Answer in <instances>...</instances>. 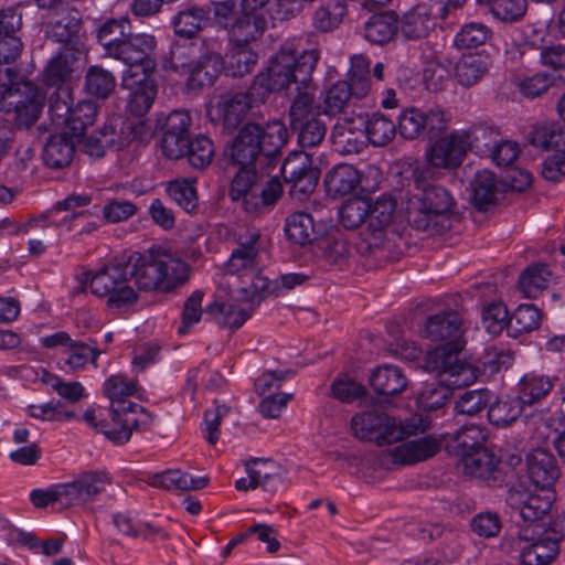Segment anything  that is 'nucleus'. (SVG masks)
Masks as SVG:
<instances>
[{"instance_id":"obj_3","label":"nucleus","mask_w":565,"mask_h":565,"mask_svg":"<svg viewBox=\"0 0 565 565\" xmlns=\"http://www.w3.org/2000/svg\"><path fill=\"white\" fill-rule=\"evenodd\" d=\"M319 60V51L311 49L297 54L291 47H281L270 60L266 74L255 77L250 93L259 102H265L270 93L288 89L296 85V90L303 93L312 81V73Z\"/></svg>"},{"instance_id":"obj_50","label":"nucleus","mask_w":565,"mask_h":565,"mask_svg":"<svg viewBox=\"0 0 565 565\" xmlns=\"http://www.w3.org/2000/svg\"><path fill=\"white\" fill-rule=\"evenodd\" d=\"M527 141L535 148L556 150L565 146V134L554 122L541 124L532 128Z\"/></svg>"},{"instance_id":"obj_16","label":"nucleus","mask_w":565,"mask_h":565,"mask_svg":"<svg viewBox=\"0 0 565 565\" xmlns=\"http://www.w3.org/2000/svg\"><path fill=\"white\" fill-rule=\"evenodd\" d=\"M191 124V116L185 110H174L167 117L161 149L168 159H181L189 151Z\"/></svg>"},{"instance_id":"obj_7","label":"nucleus","mask_w":565,"mask_h":565,"mask_svg":"<svg viewBox=\"0 0 565 565\" xmlns=\"http://www.w3.org/2000/svg\"><path fill=\"white\" fill-rule=\"evenodd\" d=\"M83 276L84 282H90L94 295L108 297L109 308H121L137 299V294L128 286L124 257L107 264L93 276L90 273H85Z\"/></svg>"},{"instance_id":"obj_57","label":"nucleus","mask_w":565,"mask_h":565,"mask_svg":"<svg viewBox=\"0 0 565 565\" xmlns=\"http://www.w3.org/2000/svg\"><path fill=\"white\" fill-rule=\"evenodd\" d=\"M370 213V201L364 198H354L345 201L339 211L341 224L348 230L360 227Z\"/></svg>"},{"instance_id":"obj_31","label":"nucleus","mask_w":565,"mask_h":565,"mask_svg":"<svg viewBox=\"0 0 565 565\" xmlns=\"http://www.w3.org/2000/svg\"><path fill=\"white\" fill-rule=\"evenodd\" d=\"M282 194V185L276 178H269L266 173L258 184L254 186L253 194L245 200V211L247 213H262L267 207L273 206Z\"/></svg>"},{"instance_id":"obj_6","label":"nucleus","mask_w":565,"mask_h":565,"mask_svg":"<svg viewBox=\"0 0 565 565\" xmlns=\"http://www.w3.org/2000/svg\"><path fill=\"white\" fill-rule=\"evenodd\" d=\"M49 113L56 126H63L66 134L81 139L94 125L98 106L92 100H82L74 106L73 90L65 86L51 95Z\"/></svg>"},{"instance_id":"obj_8","label":"nucleus","mask_w":565,"mask_h":565,"mask_svg":"<svg viewBox=\"0 0 565 565\" xmlns=\"http://www.w3.org/2000/svg\"><path fill=\"white\" fill-rule=\"evenodd\" d=\"M156 47L157 40L151 34H127L116 45H113L105 55L127 65L128 71L125 75L139 76L154 72L157 65Z\"/></svg>"},{"instance_id":"obj_23","label":"nucleus","mask_w":565,"mask_h":565,"mask_svg":"<svg viewBox=\"0 0 565 565\" xmlns=\"http://www.w3.org/2000/svg\"><path fill=\"white\" fill-rule=\"evenodd\" d=\"M554 499L553 491H546L544 495H540L510 490L507 501L511 508L519 511L524 522L534 523L550 513Z\"/></svg>"},{"instance_id":"obj_13","label":"nucleus","mask_w":565,"mask_h":565,"mask_svg":"<svg viewBox=\"0 0 565 565\" xmlns=\"http://www.w3.org/2000/svg\"><path fill=\"white\" fill-rule=\"evenodd\" d=\"M9 106L13 107V124L18 128H30L39 119L44 106V95L30 81L15 83L9 94Z\"/></svg>"},{"instance_id":"obj_22","label":"nucleus","mask_w":565,"mask_h":565,"mask_svg":"<svg viewBox=\"0 0 565 565\" xmlns=\"http://www.w3.org/2000/svg\"><path fill=\"white\" fill-rule=\"evenodd\" d=\"M151 74H143L139 76L124 75L122 85L131 90L127 110L130 118H141L151 108L156 95L157 86L150 78Z\"/></svg>"},{"instance_id":"obj_53","label":"nucleus","mask_w":565,"mask_h":565,"mask_svg":"<svg viewBox=\"0 0 565 565\" xmlns=\"http://www.w3.org/2000/svg\"><path fill=\"white\" fill-rule=\"evenodd\" d=\"M350 64L348 83L352 87L354 96L364 97L371 88L370 60L363 54H356L351 57Z\"/></svg>"},{"instance_id":"obj_5","label":"nucleus","mask_w":565,"mask_h":565,"mask_svg":"<svg viewBox=\"0 0 565 565\" xmlns=\"http://www.w3.org/2000/svg\"><path fill=\"white\" fill-rule=\"evenodd\" d=\"M109 479L105 475L88 472L68 483L56 484L50 489H35L30 493L32 504L44 509L52 503L64 507L85 505L106 490Z\"/></svg>"},{"instance_id":"obj_58","label":"nucleus","mask_w":565,"mask_h":565,"mask_svg":"<svg viewBox=\"0 0 565 565\" xmlns=\"http://www.w3.org/2000/svg\"><path fill=\"white\" fill-rule=\"evenodd\" d=\"M321 257L329 265L343 267L350 257V246L341 236H329L318 244Z\"/></svg>"},{"instance_id":"obj_28","label":"nucleus","mask_w":565,"mask_h":565,"mask_svg":"<svg viewBox=\"0 0 565 565\" xmlns=\"http://www.w3.org/2000/svg\"><path fill=\"white\" fill-rule=\"evenodd\" d=\"M266 26V14L242 10L237 20L227 30L230 41L235 45H249L263 35Z\"/></svg>"},{"instance_id":"obj_44","label":"nucleus","mask_w":565,"mask_h":565,"mask_svg":"<svg viewBox=\"0 0 565 565\" xmlns=\"http://www.w3.org/2000/svg\"><path fill=\"white\" fill-rule=\"evenodd\" d=\"M364 122L365 138L375 147L388 145L396 135L395 124L381 113L372 114Z\"/></svg>"},{"instance_id":"obj_38","label":"nucleus","mask_w":565,"mask_h":565,"mask_svg":"<svg viewBox=\"0 0 565 565\" xmlns=\"http://www.w3.org/2000/svg\"><path fill=\"white\" fill-rule=\"evenodd\" d=\"M371 386L380 395L394 396L405 391L407 380L401 369L392 365L377 367L371 379Z\"/></svg>"},{"instance_id":"obj_55","label":"nucleus","mask_w":565,"mask_h":565,"mask_svg":"<svg viewBox=\"0 0 565 565\" xmlns=\"http://www.w3.org/2000/svg\"><path fill=\"white\" fill-rule=\"evenodd\" d=\"M169 196L188 213L199 206V196L192 179H177L168 183Z\"/></svg>"},{"instance_id":"obj_25","label":"nucleus","mask_w":565,"mask_h":565,"mask_svg":"<svg viewBox=\"0 0 565 565\" xmlns=\"http://www.w3.org/2000/svg\"><path fill=\"white\" fill-rule=\"evenodd\" d=\"M81 18L76 10L61 13L46 24L47 39L63 45L62 50L82 51V42L78 36Z\"/></svg>"},{"instance_id":"obj_51","label":"nucleus","mask_w":565,"mask_h":565,"mask_svg":"<svg viewBox=\"0 0 565 565\" xmlns=\"http://www.w3.org/2000/svg\"><path fill=\"white\" fill-rule=\"evenodd\" d=\"M472 202L479 210H486L497 198V181L492 172H478L472 182Z\"/></svg>"},{"instance_id":"obj_18","label":"nucleus","mask_w":565,"mask_h":565,"mask_svg":"<svg viewBox=\"0 0 565 565\" xmlns=\"http://www.w3.org/2000/svg\"><path fill=\"white\" fill-rule=\"evenodd\" d=\"M128 281L134 280L141 290H161L157 252L132 253L124 257Z\"/></svg>"},{"instance_id":"obj_37","label":"nucleus","mask_w":565,"mask_h":565,"mask_svg":"<svg viewBox=\"0 0 565 565\" xmlns=\"http://www.w3.org/2000/svg\"><path fill=\"white\" fill-rule=\"evenodd\" d=\"M81 51L61 50L46 65L44 82L50 86H67L65 82L73 73V64L78 58Z\"/></svg>"},{"instance_id":"obj_48","label":"nucleus","mask_w":565,"mask_h":565,"mask_svg":"<svg viewBox=\"0 0 565 565\" xmlns=\"http://www.w3.org/2000/svg\"><path fill=\"white\" fill-rule=\"evenodd\" d=\"M264 174V172L257 171L256 167H239L231 183L230 198L233 201H242V206L245 210V200L250 198L254 186L258 184Z\"/></svg>"},{"instance_id":"obj_32","label":"nucleus","mask_w":565,"mask_h":565,"mask_svg":"<svg viewBox=\"0 0 565 565\" xmlns=\"http://www.w3.org/2000/svg\"><path fill=\"white\" fill-rule=\"evenodd\" d=\"M499 465L497 456L486 447L475 448L473 451L465 452L460 459V467L465 475L489 479L493 476Z\"/></svg>"},{"instance_id":"obj_10","label":"nucleus","mask_w":565,"mask_h":565,"mask_svg":"<svg viewBox=\"0 0 565 565\" xmlns=\"http://www.w3.org/2000/svg\"><path fill=\"white\" fill-rule=\"evenodd\" d=\"M262 234L257 228H246L236 235V247L224 265V271L239 278L253 276L260 270Z\"/></svg>"},{"instance_id":"obj_11","label":"nucleus","mask_w":565,"mask_h":565,"mask_svg":"<svg viewBox=\"0 0 565 565\" xmlns=\"http://www.w3.org/2000/svg\"><path fill=\"white\" fill-rule=\"evenodd\" d=\"M99 135L109 148L121 150L132 145L148 142L152 137V131L145 119L117 115L104 124Z\"/></svg>"},{"instance_id":"obj_27","label":"nucleus","mask_w":565,"mask_h":565,"mask_svg":"<svg viewBox=\"0 0 565 565\" xmlns=\"http://www.w3.org/2000/svg\"><path fill=\"white\" fill-rule=\"evenodd\" d=\"M364 118L344 117L338 120L331 132V140L341 153H358L364 146Z\"/></svg>"},{"instance_id":"obj_46","label":"nucleus","mask_w":565,"mask_h":565,"mask_svg":"<svg viewBox=\"0 0 565 565\" xmlns=\"http://www.w3.org/2000/svg\"><path fill=\"white\" fill-rule=\"evenodd\" d=\"M209 19V10L192 7L180 11L173 19L174 32L182 38L192 39L203 29Z\"/></svg>"},{"instance_id":"obj_41","label":"nucleus","mask_w":565,"mask_h":565,"mask_svg":"<svg viewBox=\"0 0 565 565\" xmlns=\"http://www.w3.org/2000/svg\"><path fill=\"white\" fill-rule=\"evenodd\" d=\"M258 56L249 45H232L223 60L224 72L232 77H243L253 72Z\"/></svg>"},{"instance_id":"obj_59","label":"nucleus","mask_w":565,"mask_h":565,"mask_svg":"<svg viewBox=\"0 0 565 565\" xmlns=\"http://www.w3.org/2000/svg\"><path fill=\"white\" fill-rule=\"evenodd\" d=\"M491 29L480 22L465 24L455 36V45L458 49H475L487 43L491 38Z\"/></svg>"},{"instance_id":"obj_43","label":"nucleus","mask_w":565,"mask_h":565,"mask_svg":"<svg viewBox=\"0 0 565 565\" xmlns=\"http://www.w3.org/2000/svg\"><path fill=\"white\" fill-rule=\"evenodd\" d=\"M248 478L238 479L235 483L237 490L247 491L258 487L265 488L268 481L277 476L275 462L270 460L254 459L246 463Z\"/></svg>"},{"instance_id":"obj_61","label":"nucleus","mask_w":565,"mask_h":565,"mask_svg":"<svg viewBox=\"0 0 565 565\" xmlns=\"http://www.w3.org/2000/svg\"><path fill=\"white\" fill-rule=\"evenodd\" d=\"M554 77L546 72H539L532 76L516 77L514 84L519 93L526 98H536L552 87Z\"/></svg>"},{"instance_id":"obj_40","label":"nucleus","mask_w":565,"mask_h":565,"mask_svg":"<svg viewBox=\"0 0 565 565\" xmlns=\"http://www.w3.org/2000/svg\"><path fill=\"white\" fill-rule=\"evenodd\" d=\"M553 279V273L546 264H533L521 274L519 288L526 298H535Z\"/></svg>"},{"instance_id":"obj_9","label":"nucleus","mask_w":565,"mask_h":565,"mask_svg":"<svg viewBox=\"0 0 565 565\" xmlns=\"http://www.w3.org/2000/svg\"><path fill=\"white\" fill-rule=\"evenodd\" d=\"M315 98L308 90L299 93L289 109L290 128L302 148L319 146L327 134L326 124L315 110Z\"/></svg>"},{"instance_id":"obj_52","label":"nucleus","mask_w":565,"mask_h":565,"mask_svg":"<svg viewBox=\"0 0 565 565\" xmlns=\"http://www.w3.org/2000/svg\"><path fill=\"white\" fill-rule=\"evenodd\" d=\"M411 198H417L426 207L433 210L437 216L450 217L454 201L449 192L441 186L429 185Z\"/></svg>"},{"instance_id":"obj_14","label":"nucleus","mask_w":565,"mask_h":565,"mask_svg":"<svg viewBox=\"0 0 565 565\" xmlns=\"http://www.w3.org/2000/svg\"><path fill=\"white\" fill-rule=\"evenodd\" d=\"M281 174L285 181L291 185V193L298 194L302 199L315 191L320 171L312 166L310 156L300 151L292 152L285 159Z\"/></svg>"},{"instance_id":"obj_47","label":"nucleus","mask_w":565,"mask_h":565,"mask_svg":"<svg viewBox=\"0 0 565 565\" xmlns=\"http://www.w3.org/2000/svg\"><path fill=\"white\" fill-rule=\"evenodd\" d=\"M207 482V478H193L186 472L170 470L157 476L152 484L170 491H193L203 489Z\"/></svg>"},{"instance_id":"obj_29","label":"nucleus","mask_w":565,"mask_h":565,"mask_svg":"<svg viewBox=\"0 0 565 565\" xmlns=\"http://www.w3.org/2000/svg\"><path fill=\"white\" fill-rule=\"evenodd\" d=\"M161 291H171L189 279V265L170 250H158Z\"/></svg>"},{"instance_id":"obj_42","label":"nucleus","mask_w":565,"mask_h":565,"mask_svg":"<svg viewBox=\"0 0 565 565\" xmlns=\"http://www.w3.org/2000/svg\"><path fill=\"white\" fill-rule=\"evenodd\" d=\"M490 70V61L482 55L462 56L456 65L457 82L466 87L476 85Z\"/></svg>"},{"instance_id":"obj_30","label":"nucleus","mask_w":565,"mask_h":565,"mask_svg":"<svg viewBox=\"0 0 565 565\" xmlns=\"http://www.w3.org/2000/svg\"><path fill=\"white\" fill-rule=\"evenodd\" d=\"M79 140L66 134L65 128L61 134L51 136L43 150L45 164L53 169L67 167L74 158L76 141Z\"/></svg>"},{"instance_id":"obj_21","label":"nucleus","mask_w":565,"mask_h":565,"mask_svg":"<svg viewBox=\"0 0 565 565\" xmlns=\"http://www.w3.org/2000/svg\"><path fill=\"white\" fill-rule=\"evenodd\" d=\"M526 471L531 482L545 491H551L561 477L556 458L543 448L534 449L526 456Z\"/></svg>"},{"instance_id":"obj_60","label":"nucleus","mask_w":565,"mask_h":565,"mask_svg":"<svg viewBox=\"0 0 565 565\" xmlns=\"http://www.w3.org/2000/svg\"><path fill=\"white\" fill-rule=\"evenodd\" d=\"M352 96H354V92L347 81L337 82L326 92L324 114L334 116L342 113Z\"/></svg>"},{"instance_id":"obj_39","label":"nucleus","mask_w":565,"mask_h":565,"mask_svg":"<svg viewBox=\"0 0 565 565\" xmlns=\"http://www.w3.org/2000/svg\"><path fill=\"white\" fill-rule=\"evenodd\" d=\"M555 377L544 374L529 373L520 381L519 399L532 405L546 397L555 386Z\"/></svg>"},{"instance_id":"obj_4","label":"nucleus","mask_w":565,"mask_h":565,"mask_svg":"<svg viewBox=\"0 0 565 565\" xmlns=\"http://www.w3.org/2000/svg\"><path fill=\"white\" fill-rule=\"evenodd\" d=\"M287 140V128L279 120L269 121L265 126L248 122L233 140L230 156L237 167H256L259 160L277 156Z\"/></svg>"},{"instance_id":"obj_45","label":"nucleus","mask_w":565,"mask_h":565,"mask_svg":"<svg viewBox=\"0 0 565 565\" xmlns=\"http://www.w3.org/2000/svg\"><path fill=\"white\" fill-rule=\"evenodd\" d=\"M116 88L114 74L99 65L89 66L85 75L86 92L99 99L108 98Z\"/></svg>"},{"instance_id":"obj_49","label":"nucleus","mask_w":565,"mask_h":565,"mask_svg":"<svg viewBox=\"0 0 565 565\" xmlns=\"http://www.w3.org/2000/svg\"><path fill=\"white\" fill-rule=\"evenodd\" d=\"M542 313L534 305H520L510 317L509 333L516 338L537 330L541 326Z\"/></svg>"},{"instance_id":"obj_54","label":"nucleus","mask_w":565,"mask_h":565,"mask_svg":"<svg viewBox=\"0 0 565 565\" xmlns=\"http://www.w3.org/2000/svg\"><path fill=\"white\" fill-rule=\"evenodd\" d=\"M285 232L295 244L303 246L311 243L315 235L312 216L305 212L291 214L286 221Z\"/></svg>"},{"instance_id":"obj_33","label":"nucleus","mask_w":565,"mask_h":565,"mask_svg":"<svg viewBox=\"0 0 565 565\" xmlns=\"http://www.w3.org/2000/svg\"><path fill=\"white\" fill-rule=\"evenodd\" d=\"M361 182L359 171L351 164L332 168L324 178L327 193L332 198L344 196L353 192Z\"/></svg>"},{"instance_id":"obj_12","label":"nucleus","mask_w":565,"mask_h":565,"mask_svg":"<svg viewBox=\"0 0 565 565\" xmlns=\"http://www.w3.org/2000/svg\"><path fill=\"white\" fill-rule=\"evenodd\" d=\"M396 210V202L391 196L382 195L370 202L367 227L363 234V243L370 254L383 252L388 244L386 228L391 225Z\"/></svg>"},{"instance_id":"obj_2","label":"nucleus","mask_w":565,"mask_h":565,"mask_svg":"<svg viewBox=\"0 0 565 565\" xmlns=\"http://www.w3.org/2000/svg\"><path fill=\"white\" fill-rule=\"evenodd\" d=\"M137 391V384L121 374L111 375L104 384V392L111 399L108 411L110 422L103 417L102 409H87L84 418L88 425L99 430L113 443L122 445L129 441L132 431L148 429L152 416L142 406L126 401Z\"/></svg>"},{"instance_id":"obj_36","label":"nucleus","mask_w":565,"mask_h":565,"mask_svg":"<svg viewBox=\"0 0 565 565\" xmlns=\"http://www.w3.org/2000/svg\"><path fill=\"white\" fill-rule=\"evenodd\" d=\"M348 13L345 0H326L312 14V26L321 32L328 33L337 30Z\"/></svg>"},{"instance_id":"obj_17","label":"nucleus","mask_w":565,"mask_h":565,"mask_svg":"<svg viewBox=\"0 0 565 565\" xmlns=\"http://www.w3.org/2000/svg\"><path fill=\"white\" fill-rule=\"evenodd\" d=\"M467 138L461 131L439 138L428 151L429 163L448 170L460 167L469 151Z\"/></svg>"},{"instance_id":"obj_56","label":"nucleus","mask_w":565,"mask_h":565,"mask_svg":"<svg viewBox=\"0 0 565 565\" xmlns=\"http://www.w3.org/2000/svg\"><path fill=\"white\" fill-rule=\"evenodd\" d=\"M433 25L430 13L418 7L404 15L399 28L406 39L418 40L425 38Z\"/></svg>"},{"instance_id":"obj_62","label":"nucleus","mask_w":565,"mask_h":565,"mask_svg":"<svg viewBox=\"0 0 565 565\" xmlns=\"http://www.w3.org/2000/svg\"><path fill=\"white\" fill-rule=\"evenodd\" d=\"M521 405L518 399H498L490 405L488 418L490 423L498 427L508 426L521 415Z\"/></svg>"},{"instance_id":"obj_34","label":"nucleus","mask_w":565,"mask_h":565,"mask_svg":"<svg viewBox=\"0 0 565 565\" xmlns=\"http://www.w3.org/2000/svg\"><path fill=\"white\" fill-rule=\"evenodd\" d=\"M398 29L395 12L374 14L364 24V38L373 44L384 45L394 39Z\"/></svg>"},{"instance_id":"obj_26","label":"nucleus","mask_w":565,"mask_h":565,"mask_svg":"<svg viewBox=\"0 0 565 565\" xmlns=\"http://www.w3.org/2000/svg\"><path fill=\"white\" fill-rule=\"evenodd\" d=\"M392 419L384 413L370 411L356 414L351 419V429L362 440H375L379 445L390 444L388 435Z\"/></svg>"},{"instance_id":"obj_15","label":"nucleus","mask_w":565,"mask_h":565,"mask_svg":"<svg viewBox=\"0 0 565 565\" xmlns=\"http://www.w3.org/2000/svg\"><path fill=\"white\" fill-rule=\"evenodd\" d=\"M253 99L258 100L250 92L221 94L211 106L209 115L213 121L221 124L224 130L233 132L245 118Z\"/></svg>"},{"instance_id":"obj_64","label":"nucleus","mask_w":565,"mask_h":565,"mask_svg":"<svg viewBox=\"0 0 565 565\" xmlns=\"http://www.w3.org/2000/svg\"><path fill=\"white\" fill-rule=\"evenodd\" d=\"M425 111L418 108L405 109L398 118V130L405 139H417L425 135Z\"/></svg>"},{"instance_id":"obj_63","label":"nucleus","mask_w":565,"mask_h":565,"mask_svg":"<svg viewBox=\"0 0 565 565\" xmlns=\"http://www.w3.org/2000/svg\"><path fill=\"white\" fill-rule=\"evenodd\" d=\"M95 218V215L89 211H79L64 216L61 221H54L57 224L51 226L65 225L73 237H78L92 234L97 230L98 225Z\"/></svg>"},{"instance_id":"obj_24","label":"nucleus","mask_w":565,"mask_h":565,"mask_svg":"<svg viewBox=\"0 0 565 565\" xmlns=\"http://www.w3.org/2000/svg\"><path fill=\"white\" fill-rule=\"evenodd\" d=\"M514 544L520 552L522 565H548L559 553L558 541L548 536L530 540L524 534H520L514 540Z\"/></svg>"},{"instance_id":"obj_20","label":"nucleus","mask_w":565,"mask_h":565,"mask_svg":"<svg viewBox=\"0 0 565 565\" xmlns=\"http://www.w3.org/2000/svg\"><path fill=\"white\" fill-rule=\"evenodd\" d=\"M441 448V441L434 436L403 443L387 451V459L398 466L415 465L436 456Z\"/></svg>"},{"instance_id":"obj_19","label":"nucleus","mask_w":565,"mask_h":565,"mask_svg":"<svg viewBox=\"0 0 565 565\" xmlns=\"http://www.w3.org/2000/svg\"><path fill=\"white\" fill-rule=\"evenodd\" d=\"M408 225L416 232L427 236L439 235L451 227V218L437 214L420 203L417 198H409L405 206Z\"/></svg>"},{"instance_id":"obj_35","label":"nucleus","mask_w":565,"mask_h":565,"mask_svg":"<svg viewBox=\"0 0 565 565\" xmlns=\"http://www.w3.org/2000/svg\"><path fill=\"white\" fill-rule=\"evenodd\" d=\"M222 70H224L222 56L211 52L193 65H188L189 85L192 88L213 85Z\"/></svg>"},{"instance_id":"obj_1","label":"nucleus","mask_w":565,"mask_h":565,"mask_svg":"<svg viewBox=\"0 0 565 565\" xmlns=\"http://www.w3.org/2000/svg\"><path fill=\"white\" fill-rule=\"evenodd\" d=\"M466 330L463 317L454 310L429 316L422 330L424 338L445 342L427 352L424 359L425 370L438 372L443 382L455 387L468 386L478 377V369L459 359V353L466 345Z\"/></svg>"}]
</instances>
